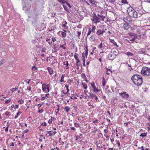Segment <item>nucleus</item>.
I'll list each match as a JSON object with an SVG mask.
<instances>
[{"instance_id": "nucleus-11", "label": "nucleus", "mask_w": 150, "mask_h": 150, "mask_svg": "<svg viewBox=\"0 0 150 150\" xmlns=\"http://www.w3.org/2000/svg\"><path fill=\"white\" fill-rule=\"evenodd\" d=\"M118 51L117 50H113L112 49L111 51V53H112V54L114 55L115 56V57H116V56L118 54Z\"/></svg>"}, {"instance_id": "nucleus-45", "label": "nucleus", "mask_w": 150, "mask_h": 150, "mask_svg": "<svg viewBox=\"0 0 150 150\" xmlns=\"http://www.w3.org/2000/svg\"><path fill=\"white\" fill-rule=\"evenodd\" d=\"M47 123L46 122H44L43 123H42L41 125H42L44 126H45L46 125Z\"/></svg>"}, {"instance_id": "nucleus-44", "label": "nucleus", "mask_w": 150, "mask_h": 150, "mask_svg": "<svg viewBox=\"0 0 150 150\" xmlns=\"http://www.w3.org/2000/svg\"><path fill=\"white\" fill-rule=\"evenodd\" d=\"M77 32V34H78L77 36L78 37H79L80 36V35L81 34V32L80 31H78Z\"/></svg>"}, {"instance_id": "nucleus-3", "label": "nucleus", "mask_w": 150, "mask_h": 150, "mask_svg": "<svg viewBox=\"0 0 150 150\" xmlns=\"http://www.w3.org/2000/svg\"><path fill=\"white\" fill-rule=\"evenodd\" d=\"M127 11L128 15L130 17L134 18L138 17V13L131 6L128 7Z\"/></svg>"}, {"instance_id": "nucleus-23", "label": "nucleus", "mask_w": 150, "mask_h": 150, "mask_svg": "<svg viewBox=\"0 0 150 150\" xmlns=\"http://www.w3.org/2000/svg\"><path fill=\"white\" fill-rule=\"evenodd\" d=\"M78 56V54L77 53H75V55H74V57L75 59L76 60L79 59Z\"/></svg>"}, {"instance_id": "nucleus-24", "label": "nucleus", "mask_w": 150, "mask_h": 150, "mask_svg": "<svg viewBox=\"0 0 150 150\" xmlns=\"http://www.w3.org/2000/svg\"><path fill=\"white\" fill-rule=\"evenodd\" d=\"M146 133H141L140 136V137H146Z\"/></svg>"}, {"instance_id": "nucleus-64", "label": "nucleus", "mask_w": 150, "mask_h": 150, "mask_svg": "<svg viewBox=\"0 0 150 150\" xmlns=\"http://www.w3.org/2000/svg\"><path fill=\"white\" fill-rule=\"evenodd\" d=\"M150 31V29L148 30H146V31L145 32V33H146V34L147 33H149Z\"/></svg>"}, {"instance_id": "nucleus-59", "label": "nucleus", "mask_w": 150, "mask_h": 150, "mask_svg": "<svg viewBox=\"0 0 150 150\" xmlns=\"http://www.w3.org/2000/svg\"><path fill=\"white\" fill-rule=\"evenodd\" d=\"M52 39L53 42H54L56 41V39L54 38H52Z\"/></svg>"}, {"instance_id": "nucleus-12", "label": "nucleus", "mask_w": 150, "mask_h": 150, "mask_svg": "<svg viewBox=\"0 0 150 150\" xmlns=\"http://www.w3.org/2000/svg\"><path fill=\"white\" fill-rule=\"evenodd\" d=\"M90 97L92 99H95V100H96V101L97 102H99V101L98 100V101L97 100L98 99V97H97L94 94H93V93H90Z\"/></svg>"}, {"instance_id": "nucleus-31", "label": "nucleus", "mask_w": 150, "mask_h": 150, "mask_svg": "<svg viewBox=\"0 0 150 150\" xmlns=\"http://www.w3.org/2000/svg\"><path fill=\"white\" fill-rule=\"evenodd\" d=\"M106 70H107L106 74H108V75L110 74V72H111V73H112V71L109 69H108V68H107L106 69Z\"/></svg>"}, {"instance_id": "nucleus-10", "label": "nucleus", "mask_w": 150, "mask_h": 150, "mask_svg": "<svg viewBox=\"0 0 150 150\" xmlns=\"http://www.w3.org/2000/svg\"><path fill=\"white\" fill-rule=\"evenodd\" d=\"M123 28L125 30H128L129 28L130 25H129V23H123Z\"/></svg>"}, {"instance_id": "nucleus-49", "label": "nucleus", "mask_w": 150, "mask_h": 150, "mask_svg": "<svg viewBox=\"0 0 150 150\" xmlns=\"http://www.w3.org/2000/svg\"><path fill=\"white\" fill-rule=\"evenodd\" d=\"M117 144L118 146H120V143L119 140L117 141Z\"/></svg>"}, {"instance_id": "nucleus-55", "label": "nucleus", "mask_w": 150, "mask_h": 150, "mask_svg": "<svg viewBox=\"0 0 150 150\" xmlns=\"http://www.w3.org/2000/svg\"><path fill=\"white\" fill-rule=\"evenodd\" d=\"M46 98L45 97H42V98L41 99V100H43L45 99Z\"/></svg>"}, {"instance_id": "nucleus-47", "label": "nucleus", "mask_w": 150, "mask_h": 150, "mask_svg": "<svg viewBox=\"0 0 150 150\" xmlns=\"http://www.w3.org/2000/svg\"><path fill=\"white\" fill-rule=\"evenodd\" d=\"M18 102H20V103L21 104H22L24 102V101L23 100L22 101H21V100H18Z\"/></svg>"}, {"instance_id": "nucleus-53", "label": "nucleus", "mask_w": 150, "mask_h": 150, "mask_svg": "<svg viewBox=\"0 0 150 150\" xmlns=\"http://www.w3.org/2000/svg\"><path fill=\"white\" fill-rule=\"evenodd\" d=\"M60 47H61L63 49H66V47H64V45H61Z\"/></svg>"}, {"instance_id": "nucleus-4", "label": "nucleus", "mask_w": 150, "mask_h": 150, "mask_svg": "<svg viewBox=\"0 0 150 150\" xmlns=\"http://www.w3.org/2000/svg\"><path fill=\"white\" fill-rule=\"evenodd\" d=\"M141 73L144 76L150 75V68L147 67H143L141 71Z\"/></svg>"}, {"instance_id": "nucleus-48", "label": "nucleus", "mask_w": 150, "mask_h": 150, "mask_svg": "<svg viewBox=\"0 0 150 150\" xmlns=\"http://www.w3.org/2000/svg\"><path fill=\"white\" fill-rule=\"evenodd\" d=\"M72 99H77V98L76 96H74V97H73V96H71L70 97Z\"/></svg>"}, {"instance_id": "nucleus-41", "label": "nucleus", "mask_w": 150, "mask_h": 150, "mask_svg": "<svg viewBox=\"0 0 150 150\" xmlns=\"http://www.w3.org/2000/svg\"><path fill=\"white\" fill-rule=\"evenodd\" d=\"M102 42H101L98 45V48L100 49L102 48Z\"/></svg>"}, {"instance_id": "nucleus-21", "label": "nucleus", "mask_w": 150, "mask_h": 150, "mask_svg": "<svg viewBox=\"0 0 150 150\" xmlns=\"http://www.w3.org/2000/svg\"><path fill=\"white\" fill-rule=\"evenodd\" d=\"M70 109V108L68 106H66L64 108V110L66 111L67 112L69 111Z\"/></svg>"}, {"instance_id": "nucleus-5", "label": "nucleus", "mask_w": 150, "mask_h": 150, "mask_svg": "<svg viewBox=\"0 0 150 150\" xmlns=\"http://www.w3.org/2000/svg\"><path fill=\"white\" fill-rule=\"evenodd\" d=\"M50 84L46 85V83H43L42 85V91L46 92H49L50 91L49 89Z\"/></svg>"}, {"instance_id": "nucleus-7", "label": "nucleus", "mask_w": 150, "mask_h": 150, "mask_svg": "<svg viewBox=\"0 0 150 150\" xmlns=\"http://www.w3.org/2000/svg\"><path fill=\"white\" fill-rule=\"evenodd\" d=\"M123 20L125 23L129 24L132 21L131 18L128 16L124 18Z\"/></svg>"}, {"instance_id": "nucleus-20", "label": "nucleus", "mask_w": 150, "mask_h": 150, "mask_svg": "<svg viewBox=\"0 0 150 150\" xmlns=\"http://www.w3.org/2000/svg\"><path fill=\"white\" fill-rule=\"evenodd\" d=\"M89 2L93 5H96V3L97 2L95 0H89Z\"/></svg>"}, {"instance_id": "nucleus-28", "label": "nucleus", "mask_w": 150, "mask_h": 150, "mask_svg": "<svg viewBox=\"0 0 150 150\" xmlns=\"http://www.w3.org/2000/svg\"><path fill=\"white\" fill-rule=\"evenodd\" d=\"M82 84L84 88L85 89H86L87 88V85L85 83H82Z\"/></svg>"}, {"instance_id": "nucleus-50", "label": "nucleus", "mask_w": 150, "mask_h": 150, "mask_svg": "<svg viewBox=\"0 0 150 150\" xmlns=\"http://www.w3.org/2000/svg\"><path fill=\"white\" fill-rule=\"evenodd\" d=\"M50 94L49 93H47L45 95V97L48 98Z\"/></svg>"}, {"instance_id": "nucleus-27", "label": "nucleus", "mask_w": 150, "mask_h": 150, "mask_svg": "<svg viewBox=\"0 0 150 150\" xmlns=\"http://www.w3.org/2000/svg\"><path fill=\"white\" fill-rule=\"evenodd\" d=\"M61 34L62 35L63 38L65 37L66 35V34L65 33L62 31L61 32Z\"/></svg>"}, {"instance_id": "nucleus-46", "label": "nucleus", "mask_w": 150, "mask_h": 150, "mask_svg": "<svg viewBox=\"0 0 150 150\" xmlns=\"http://www.w3.org/2000/svg\"><path fill=\"white\" fill-rule=\"evenodd\" d=\"M110 2L112 4H114L115 2V0H109Z\"/></svg>"}, {"instance_id": "nucleus-26", "label": "nucleus", "mask_w": 150, "mask_h": 150, "mask_svg": "<svg viewBox=\"0 0 150 150\" xmlns=\"http://www.w3.org/2000/svg\"><path fill=\"white\" fill-rule=\"evenodd\" d=\"M76 65L77 66V68L76 69L77 70H79V66H81V67L82 66L81 64V63H78V64H76Z\"/></svg>"}, {"instance_id": "nucleus-16", "label": "nucleus", "mask_w": 150, "mask_h": 150, "mask_svg": "<svg viewBox=\"0 0 150 150\" xmlns=\"http://www.w3.org/2000/svg\"><path fill=\"white\" fill-rule=\"evenodd\" d=\"M92 26V28H90L91 30V31L93 33H95V30L96 29V27L94 26L93 25H92L91 26Z\"/></svg>"}, {"instance_id": "nucleus-14", "label": "nucleus", "mask_w": 150, "mask_h": 150, "mask_svg": "<svg viewBox=\"0 0 150 150\" xmlns=\"http://www.w3.org/2000/svg\"><path fill=\"white\" fill-rule=\"evenodd\" d=\"M125 54L127 55L129 57H134V54L131 52H128L125 53Z\"/></svg>"}, {"instance_id": "nucleus-61", "label": "nucleus", "mask_w": 150, "mask_h": 150, "mask_svg": "<svg viewBox=\"0 0 150 150\" xmlns=\"http://www.w3.org/2000/svg\"><path fill=\"white\" fill-rule=\"evenodd\" d=\"M43 111V110L42 109H41V110H39L38 112L39 113H41Z\"/></svg>"}, {"instance_id": "nucleus-13", "label": "nucleus", "mask_w": 150, "mask_h": 150, "mask_svg": "<svg viewBox=\"0 0 150 150\" xmlns=\"http://www.w3.org/2000/svg\"><path fill=\"white\" fill-rule=\"evenodd\" d=\"M103 32L102 30L99 29L96 32V34L98 36H102L104 33Z\"/></svg>"}, {"instance_id": "nucleus-60", "label": "nucleus", "mask_w": 150, "mask_h": 150, "mask_svg": "<svg viewBox=\"0 0 150 150\" xmlns=\"http://www.w3.org/2000/svg\"><path fill=\"white\" fill-rule=\"evenodd\" d=\"M83 137V134H81L80 135L79 138L81 139Z\"/></svg>"}, {"instance_id": "nucleus-33", "label": "nucleus", "mask_w": 150, "mask_h": 150, "mask_svg": "<svg viewBox=\"0 0 150 150\" xmlns=\"http://www.w3.org/2000/svg\"><path fill=\"white\" fill-rule=\"evenodd\" d=\"M121 2L124 4H128V3L127 2V0H122Z\"/></svg>"}, {"instance_id": "nucleus-52", "label": "nucleus", "mask_w": 150, "mask_h": 150, "mask_svg": "<svg viewBox=\"0 0 150 150\" xmlns=\"http://www.w3.org/2000/svg\"><path fill=\"white\" fill-rule=\"evenodd\" d=\"M65 87L67 88L68 92H69V90L68 89V86L66 85H65Z\"/></svg>"}, {"instance_id": "nucleus-18", "label": "nucleus", "mask_w": 150, "mask_h": 150, "mask_svg": "<svg viewBox=\"0 0 150 150\" xmlns=\"http://www.w3.org/2000/svg\"><path fill=\"white\" fill-rule=\"evenodd\" d=\"M106 84V81L105 80V79L104 77H103L102 80V85L103 87L105 86V84Z\"/></svg>"}, {"instance_id": "nucleus-62", "label": "nucleus", "mask_w": 150, "mask_h": 150, "mask_svg": "<svg viewBox=\"0 0 150 150\" xmlns=\"http://www.w3.org/2000/svg\"><path fill=\"white\" fill-rule=\"evenodd\" d=\"M76 64L80 63V60L79 59L78 60H76Z\"/></svg>"}, {"instance_id": "nucleus-43", "label": "nucleus", "mask_w": 150, "mask_h": 150, "mask_svg": "<svg viewBox=\"0 0 150 150\" xmlns=\"http://www.w3.org/2000/svg\"><path fill=\"white\" fill-rule=\"evenodd\" d=\"M65 2V3H66L67 4L70 8L71 7V6L67 1H65L64 2Z\"/></svg>"}, {"instance_id": "nucleus-2", "label": "nucleus", "mask_w": 150, "mask_h": 150, "mask_svg": "<svg viewBox=\"0 0 150 150\" xmlns=\"http://www.w3.org/2000/svg\"><path fill=\"white\" fill-rule=\"evenodd\" d=\"M131 79L134 83L137 86H140L142 83L143 80L142 76L138 74H135L132 76Z\"/></svg>"}, {"instance_id": "nucleus-63", "label": "nucleus", "mask_w": 150, "mask_h": 150, "mask_svg": "<svg viewBox=\"0 0 150 150\" xmlns=\"http://www.w3.org/2000/svg\"><path fill=\"white\" fill-rule=\"evenodd\" d=\"M54 149L55 150H60L57 147H56L54 148Z\"/></svg>"}, {"instance_id": "nucleus-36", "label": "nucleus", "mask_w": 150, "mask_h": 150, "mask_svg": "<svg viewBox=\"0 0 150 150\" xmlns=\"http://www.w3.org/2000/svg\"><path fill=\"white\" fill-rule=\"evenodd\" d=\"M91 32H92L91 31V30H90V28H88V33L87 34V36H88L89 35H90L91 34Z\"/></svg>"}, {"instance_id": "nucleus-58", "label": "nucleus", "mask_w": 150, "mask_h": 150, "mask_svg": "<svg viewBox=\"0 0 150 150\" xmlns=\"http://www.w3.org/2000/svg\"><path fill=\"white\" fill-rule=\"evenodd\" d=\"M45 50H46L45 48H43L42 50V52H45Z\"/></svg>"}, {"instance_id": "nucleus-30", "label": "nucleus", "mask_w": 150, "mask_h": 150, "mask_svg": "<svg viewBox=\"0 0 150 150\" xmlns=\"http://www.w3.org/2000/svg\"><path fill=\"white\" fill-rule=\"evenodd\" d=\"M11 101V99H10V98H9V99L8 100H6L5 101V103L6 104H7L9 103Z\"/></svg>"}, {"instance_id": "nucleus-8", "label": "nucleus", "mask_w": 150, "mask_h": 150, "mask_svg": "<svg viewBox=\"0 0 150 150\" xmlns=\"http://www.w3.org/2000/svg\"><path fill=\"white\" fill-rule=\"evenodd\" d=\"M115 58V56L112 54V53L110 52L108 54V58L110 60L112 61Z\"/></svg>"}, {"instance_id": "nucleus-34", "label": "nucleus", "mask_w": 150, "mask_h": 150, "mask_svg": "<svg viewBox=\"0 0 150 150\" xmlns=\"http://www.w3.org/2000/svg\"><path fill=\"white\" fill-rule=\"evenodd\" d=\"M57 1L61 3L64 4L65 3V2H64L65 1L64 0H57Z\"/></svg>"}, {"instance_id": "nucleus-56", "label": "nucleus", "mask_w": 150, "mask_h": 150, "mask_svg": "<svg viewBox=\"0 0 150 150\" xmlns=\"http://www.w3.org/2000/svg\"><path fill=\"white\" fill-rule=\"evenodd\" d=\"M31 88V87L30 86H29V87L28 86L27 87V89L28 90H29V91H30Z\"/></svg>"}, {"instance_id": "nucleus-35", "label": "nucleus", "mask_w": 150, "mask_h": 150, "mask_svg": "<svg viewBox=\"0 0 150 150\" xmlns=\"http://www.w3.org/2000/svg\"><path fill=\"white\" fill-rule=\"evenodd\" d=\"M79 124H78L76 123H74V125L75 127H79L80 126H79Z\"/></svg>"}, {"instance_id": "nucleus-25", "label": "nucleus", "mask_w": 150, "mask_h": 150, "mask_svg": "<svg viewBox=\"0 0 150 150\" xmlns=\"http://www.w3.org/2000/svg\"><path fill=\"white\" fill-rule=\"evenodd\" d=\"M47 133L49 134L48 137H51L53 136V133L52 132V131H49L47 132Z\"/></svg>"}, {"instance_id": "nucleus-32", "label": "nucleus", "mask_w": 150, "mask_h": 150, "mask_svg": "<svg viewBox=\"0 0 150 150\" xmlns=\"http://www.w3.org/2000/svg\"><path fill=\"white\" fill-rule=\"evenodd\" d=\"M141 35H139V37L138 38V35L137 34H135L134 37V38H135V39L137 38L138 39H139L141 38Z\"/></svg>"}, {"instance_id": "nucleus-57", "label": "nucleus", "mask_w": 150, "mask_h": 150, "mask_svg": "<svg viewBox=\"0 0 150 150\" xmlns=\"http://www.w3.org/2000/svg\"><path fill=\"white\" fill-rule=\"evenodd\" d=\"M104 132L105 133H107L108 132V130L105 129L104 130Z\"/></svg>"}, {"instance_id": "nucleus-9", "label": "nucleus", "mask_w": 150, "mask_h": 150, "mask_svg": "<svg viewBox=\"0 0 150 150\" xmlns=\"http://www.w3.org/2000/svg\"><path fill=\"white\" fill-rule=\"evenodd\" d=\"M88 46H87L86 47L85 53L83 52L82 54V58H85V56H86V58H87V56L88 53Z\"/></svg>"}, {"instance_id": "nucleus-40", "label": "nucleus", "mask_w": 150, "mask_h": 150, "mask_svg": "<svg viewBox=\"0 0 150 150\" xmlns=\"http://www.w3.org/2000/svg\"><path fill=\"white\" fill-rule=\"evenodd\" d=\"M10 112H9L6 111L5 113V115L6 116H9L10 115Z\"/></svg>"}, {"instance_id": "nucleus-19", "label": "nucleus", "mask_w": 150, "mask_h": 150, "mask_svg": "<svg viewBox=\"0 0 150 150\" xmlns=\"http://www.w3.org/2000/svg\"><path fill=\"white\" fill-rule=\"evenodd\" d=\"M63 64L64 65H65L66 67H67V68H66V69H69V67H68L69 64H68V61H66L64 62H63Z\"/></svg>"}, {"instance_id": "nucleus-15", "label": "nucleus", "mask_w": 150, "mask_h": 150, "mask_svg": "<svg viewBox=\"0 0 150 150\" xmlns=\"http://www.w3.org/2000/svg\"><path fill=\"white\" fill-rule=\"evenodd\" d=\"M47 69L48 70L49 74H52L53 73V70L50 67H48Z\"/></svg>"}, {"instance_id": "nucleus-54", "label": "nucleus", "mask_w": 150, "mask_h": 150, "mask_svg": "<svg viewBox=\"0 0 150 150\" xmlns=\"http://www.w3.org/2000/svg\"><path fill=\"white\" fill-rule=\"evenodd\" d=\"M52 119L49 120L48 122V123H49L50 124H51L52 122Z\"/></svg>"}, {"instance_id": "nucleus-42", "label": "nucleus", "mask_w": 150, "mask_h": 150, "mask_svg": "<svg viewBox=\"0 0 150 150\" xmlns=\"http://www.w3.org/2000/svg\"><path fill=\"white\" fill-rule=\"evenodd\" d=\"M91 85L92 87L93 88H95V85L94 83V82L91 83Z\"/></svg>"}, {"instance_id": "nucleus-6", "label": "nucleus", "mask_w": 150, "mask_h": 150, "mask_svg": "<svg viewBox=\"0 0 150 150\" xmlns=\"http://www.w3.org/2000/svg\"><path fill=\"white\" fill-rule=\"evenodd\" d=\"M119 95L123 98H127L129 97V95L126 92H123L119 93Z\"/></svg>"}, {"instance_id": "nucleus-51", "label": "nucleus", "mask_w": 150, "mask_h": 150, "mask_svg": "<svg viewBox=\"0 0 150 150\" xmlns=\"http://www.w3.org/2000/svg\"><path fill=\"white\" fill-rule=\"evenodd\" d=\"M141 53L142 54H145V52L144 51L142 50L140 51Z\"/></svg>"}, {"instance_id": "nucleus-37", "label": "nucleus", "mask_w": 150, "mask_h": 150, "mask_svg": "<svg viewBox=\"0 0 150 150\" xmlns=\"http://www.w3.org/2000/svg\"><path fill=\"white\" fill-rule=\"evenodd\" d=\"M82 60L83 61V65L84 67H85L86 66L85 64V58H82Z\"/></svg>"}, {"instance_id": "nucleus-39", "label": "nucleus", "mask_w": 150, "mask_h": 150, "mask_svg": "<svg viewBox=\"0 0 150 150\" xmlns=\"http://www.w3.org/2000/svg\"><path fill=\"white\" fill-rule=\"evenodd\" d=\"M64 76L63 75H62V77H61V79L60 80V82H63L64 81Z\"/></svg>"}, {"instance_id": "nucleus-29", "label": "nucleus", "mask_w": 150, "mask_h": 150, "mask_svg": "<svg viewBox=\"0 0 150 150\" xmlns=\"http://www.w3.org/2000/svg\"><path fill=\"white\" fill-rule=\"evenodd\" d=\"M22 113V112L21 111H19L17 113L16 115L15 116V118L16 119L18 117L19 114Z\"/></svg>"}, {"instance_id": "nucleus-1", "label": "nucleus", "mask_w": 150, "mask_h": 150, "mask_svg": "<svg viewBox=\"0 0 150 150\" xmlns=\"http://www.w3.org/2000/svg\"><path fill=\"white\" fill-rule=\"evenodd\" d=\"M105 16H101L99 14L97 15L96 13H93L91 16V19L93 23L97 24L100 22V20L103 21L104 20Z\"/></svg>"}, {"instance_id": "nucleus-22", "label": "nucleus", "mask_w": 150, "mask_h": 150, "mask_svg": "<svg viewBox=\"0 0 150 150\" xmlns=\"http://www.w3.org/2000/svg\"><path fill=\"white\" fill-rule=\"evenodd\" d=\"M6 61L5 59H3L0 61V66L3 64Z\"/></svg>"}, {"instance_id": "nucleus-38", "label": "nucleus", "mask_w": 150, "mask_h": 150, "mask_svg": "<svg viewBox=\"0 0 150 150\" xmlns=\"http://www.w3.org/2000/svg\"><path fill=\"white\" fill-rule=\"evenodd\" d=\"M32 69L33 71H35L37 69V68L35 66H33L32 68Z\"/></svg>"}, {"instance_id": "nucleus-17", "label": "nucleus", "mask_w": 150, "mask_h": 150, "mask_svg": "<svg viewBox=\"0 0 150 150\" xmlns=\"http://www.w3.org/2000/svg\"><path fill=\"white\" fill-rule=\"evenodd\" d=\"M110 42L112 43L114 45H115L117 47H118V45H117L116 42H115L114 40L111 39L110 40Z\"/></svg>"}]
</instances>
